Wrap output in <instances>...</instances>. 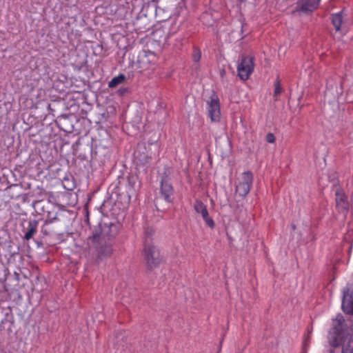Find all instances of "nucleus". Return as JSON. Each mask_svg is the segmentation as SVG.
<instances>
[{
    "instance_id": "5",
    "label": "nucleus",
    "mask_w": 353,
    "mask_h": 353,
    "mask_svg": "<svg viewBox=\"0 0 353 353\" xmlns=\"http://www.w3.org/2000/svg\"><path fill=\"white\" fill-rule=\"evenodd\" d=\"M208 116L213 122H219L221 119L220 103L216 95L211 97L207 102Z\"/></svg>"
},
{
    "instance_id": "1",
    "label": "nucleus",
    "mask_w": 353,
    "mask_h": 353,
    "mask_svg": "<svg viewBox=\"0 0 353 353\" xmlns=\"http://www.w3.org/2000/svg\"><path fill=\"white\" fill-rule=\"evenodd\" d=\"M344 319L338 314L333 322V327L328 333V341L332 347L342 345V353H353V332L344 336L343 327Z\"/></svg>"
},
{
    "instance_id": "4",
    "label": "nucleus",
    "mask_w": 353,
    "mask_h": 353,
    "mask_svg": "<svg viewBox=\"0 0 353 353\" xmlns=\"http://www.w3.org/2000/svg\"><path fill=\"white\" fill-rule=\"evenodd\" d=\"M254 60L250 56L243 58L240 64L238 65L237 71L239 77L242 80H247L254 70Z\"/></svg>"
},
{
    "instance_id": "9",
    "label": "nucleus",
    "mask_w": 353,
    "mask_h": 353,
    "mask_svg": "<svg viewBox=\"0 0 353 353\" xmlns=\"http://www.w3.org/2000/svg\"><path fill=\"white\" fill-rule=\"evenodd\" d=\"M342 308L346 314H353V298L348 291L344 292L342 301Z\"/></svg>"
},
{
    "instance_id": "10",
    "label": "nucleus",
    "mask_w": 353,
    "mask_h": 353,
    "mask_svg": "<svg viewBox=\"0 0 353 353\" xmlns=\"http://www.w3.org/2000/svg\"><path fill=\"white\" fill-rule=\"evenodd\" d=\"M335 194L336 206L342 210H347L348 202L345 193L342 190H337Z\"/></svg>"
},
{
    "instance_id": "2",
    "label": "nucleus",
    "mask_w": 353,
    "mask_h": 353,
    "mask_svg": "<svg viewBox=\"0 0 353 353\" xmlns=\"http://www.w3.org/2000/svg\"><path fill=\"white\" fill-rule=\"evenodd\" d=\"M143 252L144 260L149 268H156L161 263V259L159 250L154 245L145 244Z\"/></svg>"
},
{
    "instance_id": "3",
    "label": "nucleus",
    "mask_w": 353,
    "mask_h": 353,
    "mask_svg": "<svg viewBox=\"0 0 353 353\" xmlns=\"http://www.w3.org/2000/svg\"><path fill=\"white\" fill-rule=\"evenodd\" d=\"M332 22L335 28L336 33L344 35L349 31L350 22L343 11L333 14Z\"/></svg>"
},
{
    "instance_id": "19",
    "label": "nucleus",
    "mask_w": 353,
    "mask_h": 353,
    "mask_svg": "<svg viewBox=\"0 0 353 353\" xmlns=\"http://www.w3.org/2000/svg\"><path fill=\"white\" fill-rule=\"evenodd\" d=\"M282 88L279 81H276L274 84V97H276L281 93Z\"/></svg>"
},
{
    "instance_id": "11",
    "label": "nucleus",
    "mask_w": 353,
    "mask_h": 353,
    "mask_svg": "<svg viewBox=\"0 0 353 353\" xmlns=\"http://www.w3.org/2000/svg\"><path fill=\"white\" fill-rule=\"evenodd\" d=\"M38 223L35 221H31L28 223V231L26 232L24 238L26 240L30 239L36 233Z\"/></svg>"
},
{
    "instance_id": "8",
    "label": "nucleus",
    "mask_w": 353,
    "mask_h": 353,
    "mask_svg": "<svg viewBox=\"0 0 353 353\" xmlns=\"http://www.w3.org/2000/svg\"><path fill=\"white\" fill-rule=\"evenodd\" d=\"M320 1L321 0H299L297 6L303 12L312 11L318 7Z\"/></svg>"
},
{
    "instance_id": "21",
    "label": "nucleus",
    "mask_w": 353,
    "mask_h": 353,
    "mask_svg": "<svg viewBox=\"0 0 353 353\" xmlns=\"http://www.w3.org/2000/svg\"><path fill=\"white\" fill-rule=\"evenodd\" d=\"M309 341H310V336H309V335H308V336H307L306 337H305L304 341H303V347H304V349H305V348H306V347H307V345H309Z\"/></svg>"
},
{
    "instance_id": "15",
    "label": "nucleus",
    "mask_w": 353,
    "mask_h": 353,
    "mask_svg": "<svg viewBox=\"0 0 353 353\" xmlns=\"http://www.w3.org/2000/svg\"><path fill=\"white\" fill-rule=\"evenodd\" d=\"M194 209L197 213L201 214V216L208 212L205 205L200 200L195 201Z\"/></svg>"
},
{
    "instance_id": "25",
    "label": "nucleus",
    "mask_w": 353,
    "mask_h": 353,
    "mask_svg": "<svg viewBox=\"0 0 353 353\" xmlns=\"http://www.w3.org/2000/svg\"><path fill=\"white\" fill-rule=\"evenodd\" d=\"M329 353H334V350H329Z\"/></svg>"
},
{
    "instance_id": "17",
    "label": "nucleus",
    "mask_w": 353,
    "mask_h": 353,
    "mask_svg": "<svg viewBox=\"0 0 353 353\" xmlns=\"http://www.w3.org/2000/svg\"><path fill=\"white\" fill-rule=\"evenodd\" d=\"M202 218L207 225H208L210 228H213L214 227V222L213 219L209 216L208 212L202 216Z\"/></svg>"
},
{
    "instance_id": "16",
    "label": "nucleus",
    "mask_w": 353,
    "mask_h": 353,
    "mask_svg": "<svg viewBox=\"0 0 353 353\" xmlns=\"http://www.w3.org/2000/svg\"><path fill=\"white\" fill-rule=\"evenodd\" d=\"M192 58L194 62L198 63L201 58V52L200 49L197 48H194L193 52L192 54Z\"/></svg>"
},
{
    "instance_id": "23",
    "label": "nucleus",
    "mask_w": 353,
    "mask_h": 353,
    "mask_svg": "<svg viewBox=\"0 0 353 353\" xmlns=\"http://www.w3.org/2000/svg\"><path fill=\"white\" fill-rule=\"evenodd\" d=\"M126 91V89L125 88H121V89H119V92L121 94H123Z\"/></svg>"
},
{
    "instance_id": "7",
    "label": "nucleus",
    "mask_w": 353,
    "mask_h": 353,
    "mask_svg": "<svg viewBox=\"0 0 353 353\" xmlns=\"http://www.w3.org/2000/svg\"><path fill=\"white\" fill-rule=\"evenodd\" d=\"M157 56L155 53L148 51L145 52L144 54L140 57V63L142 67L149 68L150 65H154L157 61Z\"/></svg>"
},
{
    "instance_id": "24",
    "label": "nucleus",
    "mask_w": 353,
    "mask_h": 353,
    "mask_svg": "<svg viewBox=\"0 0 353 353\" xmlns=\"http://www.w3.org/2000/svg\"><path fill=\"white\" fill-rule=\"evenodd\" d=\"M225 70H222L221 71V76L222 77H223V76L225 75Z\"/></svg>"
},
{
    "instance_id": "6",
    "label": "nucleus",
    "mask_w": 353,
    "mask_h": 353,
    "mask_svg": "<svg viewBox=\"0 0 353 353\" xmlns=\"http://www.w3.org/2000/svg\"><path fill=\"white\" fill-rule=\"evenodd\" d=\"M161 193L167 202L170 203L172 201L174 189L172 184L166 179H162L161 181Z\"/></svg>"
},
{
    "instance_id": "14",
    "label": "nucleus",
    "mask_w": 353,
    "mask_h": 353,
    "mask_svg": "<svg viewBox=\"0 0 353 353\" xmlns=\"http://www.w3.org/2000/svg\"><path fill=\"white\" fill-rule=\"evenodd\" d=\"M252 181H253L252 174V172L248 171V172H244L242 174V176H241L239 183L245 184L246 185H248L249 187L251 188L252 184Z\"/></svg>"
},
{
    "instance_id": "18",
    "label": "nucleus",
    "mask_w": 353,
    "mask_h": 353,
    "mask_svg": "<svg viewBox=\"0 0 353 353\" xmlns=\"http://www.w3.org/2000/svg\"><path fill=\"white\" fill-rule=\"evenodd\" d=\"M136 178L135 177H129L128 178V193L132 194L134 190V184H135Z\"/></svg>"
},
{
    "instance_id": "13",
    "label": "nucleus",
    "mask_w": 353,
    "mask_h": 353,
    "mask_svg": "<svg viewBox=\"0 0 353 353\" xmlns=\"http://www.w3.org/2000/svg\"><path fill=\"white\" fill-rule=\"evenodd\" d=\"M250 187L242 183H238L236 186V192L241 196H245L250 192Z\"/></svg>"
},
{
    "instance_id": "22",
    "label": "nucleus",
    "mask_w": 353,
    "mask_h": 353,
    "mask_svg": "<svg viewBox=\"0 0 353 353\" xmlns=\"http://www.w3.org/2000/svg\"><path fill=\"white\" fill-rule=\"evenodd\" d=\"M154 232V230L153 229H147L145 230V233L148 234V235H151L152 233Z\"/></svg>"
},
{
    "instance_id": "20",
    "label": "nucleus",
    "mask_w": 353,
    "mask_h": 353,
    "mask_svg": "<svg viewBox=\"0 0 353 353\" xmlns=\"http://www.w3.org/2000/svg\"><path fill=\"white\" fill-rule=\"evenodd\" d=\"M266 141L270 143H274L275 141L274 135L272 133H268L266 136Z\"/></svg>"
},
{
    "instance_id": "12",
    "label": "nucleus",
    "mask_w": 353,
    "mask_h": 353,
    "mask_svg": "<svg viewBox=\"0 0 353 353\" xmlns=\"http://www.w3.org/2000/svg\"><path fill=\"white\" fill-rule=\"evenodd\" d=\"M125 80V77L123 74H120L117 77H113L108 83V87L113 88L123 83Z\"/></svg>"
}]
</instances>
